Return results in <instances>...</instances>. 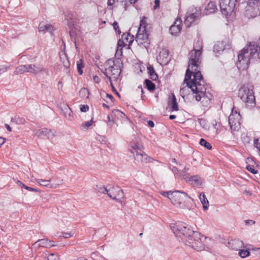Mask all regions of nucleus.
Segmentation results:
<instances>
[{"label":"nucleus","mask_w":260,"mask_h":260,"mask_svg":"<svg viewBox=\"0 0 260 260\" xmlns=\"http://www.w3.org/2000/svg\"><path fill=\"white\" fill-rule=\"evenodd\" d=\"M238 61L237 62L238 68L241 70L247 69L250 64V60L251 58L248 54L242 52L241 51L238 55Z\"/></svg>","instance_id":"obj_12"},{"label":"nucleus","mask_w":260,"mask_h":260,"mask_svg":"<svg viewBox=\"0 0 260 260\" xmlns=\"http://www.w3.org/2000/svg\"><path fill=\"white\" fill-rule=\"evenodd\" d=\"M169 105L171 106L172 111H177L178 110V103L174 94H172V98L169 101Z\"/></svg>","instance_id":"obj_26"},{"label":"nucleus","mask_w":260,"mask_h":260,"mask_svg":"<svg viewBox=\"0 0 260 260\" xmlns=\"http://www.w3.org/2000/svg\"><path fill=\"white\" fill-rule=\"evenodd\" d=\"M25 72L28 73V64L20 65L16 68L14 73L16 75L22 74Z\"/></svg>","instance_id":"obj_27"},{"label":"nucleus","mask_w":260,"mask_h":260,"mask_svg":"<svg viewBox=\"0 0 260 260\" xmlns=\"http://www.w3.org/2000/svg\"><path fill=\"white\" fill-rule=\"evenodd\" d=\"M171 195L170 200L174 206L182 209L191 208V206L188 204H192V200L186 192L176 190L172 191Z\"/></svg>","instance_id":"obj_3"},{"label":"nucleus","mask_w":260,"mask_h":260,"mask_svg":"<svg viewBox=\"0 0 260 260\" xmlns=\"http://www.w3.org/2000/svg\"><path fill=\"white\" fill-rule=\"evenodd\" d=\"M117 0H108V6L112 7Z\"/></svg>","instance_id":"obj_50"},{"label":"nucleus","mask_w":260,"mask_h":260,"mask_svg":"<svg viewBox=\"0 0 260 260\" xmlns=\"http://www.w3.org/2000/svg\"><path fill=\"white\" fill-rule=\"evenodd\" d=\"M220 125L219 123H217L216 121H215V123H213V126L215 128L217 129L218 128V126Z\"/></svg>","instance_id":"obj_61"},{"label":"nucleus","mask_w":260,"mask_h":260,"mask_svg":"<svg viewBox=\"0 0 260 260\" xmlns=\"http://www.w3.org/2000/svg\"><path fill=\"white\" fill-rule=\"evenodd\" d=\"M108 196L114 200L121 202L124 198V193L122 189L118 187H112L109 189Z\"/></svg>","instance_id":"obj_13"},{"label":"nucleus","mask_w":260,"mask_h":260,"mask_svg":"<svg viewBox=\"0 0 260 260\" xmlns=\"http://www.w3.org/2000/svg\"><path fill=\"white\" fill-rule=\"evenodd\" d=\"M126 45V44L123 40H119L118 41V47H124Z\"/></svg>","instance_id":"obj_48"},{"label":"nucleus","mask_w":260,"mask_h":260,"mask_svg":"<svg viewBox=\"0 0 260 260\" xmlns=\"http://www.w3.org/2000/svg\"><path fill=\"white\" fill-rule=\"evenodd\" d=\"M239 255L242 258H245L250 255V252L247 250H241L240 249Z\"/></svg>","instance_id":"obj_36"},{"label":"nucleus","mask_w":260,"mask_h":260,"mask_svg":"<svg viewBox=\"0 0 260 260\" xmlns=\"http://www.w3.org/2000/svg\"><path fill=\"white\" fill-rule=\"evenodd\" d=\"M95 189L96 190L97 192L103 194H108L109 191V189H107L106 187L103 185L100 186L96 185V188H95Z\"/></svg>","instance_id":"obj_31"},{"label":"nucleus","mask_w":260,"mask_h":260,"mask_svg":"<svg viewBox=\"0 0 260 260\" xmlns=\"http://www.w3.org/2000/svg\"><path fill=\"white\" fill-rule=\"evenodd\" d=\"M241 51L251 58H257L260 53V46L256 42H250Z\"/></svg>","instance_id":"obj_10"},{"label":"nucleus","mask_w":260,"mask_h":260,"mask_svg":"<svg viewBox=\"0 0 260 260\" xmlns=\"http://www.w3.org/2000/svg\"><path fill=\"white\" fill-rule=\"evenodd\" d=\"M245 15L248 18H254L260 15V0H245Z\"/></svg>","instance_id":"obj_7"},{"label":"nucleus","mask_w":260,"mask_h":260,"mask_svg":"<svg viewBox=\"0 0 260 260\" xmlns=\"http://www.w3.org/2000/svg\"><path fill=\"white\" fill-rule=\"evenodd\" d=\"M89 110V107L87 105H81L80 110L81 112H86Z\"/></svg>","instance_id":"obj_45"},{"label":"nucleus","mask_w":260,"mask_h":260,"mask_svg":"<svg viewBox=\"0 0 260 260\" xmlns=\"http://www.w3.org/2000/svg\"><path fill=\"white\" fill-rule=\"evenodd\" d=\"M77 66L78 72L79 75H81L83 74L82 69L84 67V65L83 64V60L82 59H80L77 62Z\"/></svg>","instance_id":"obj_33"},{"label":"nucleus","mask_w":260,"mask_h":260,"mask_svg":"<svg viewBox=\"0 0 260 260\" xmlns=\"http://www.w3.org/2000/svg\"><path fill=\"white\" fill-rule=\"evenodd\" d=\"M148 125L151 127H153L154 126V122L151 120H149L147 122Z\"/></svg>","instance_id":"obj_56"},{"label":"nucleus","mask_w":260,"mask_h":260,"mask_svg":"<svg viewBox=\"0 0 260 260\" xmlns=\"http://www.w3.org/2000/svg\"><path fill=\"white\" fill-rule=\"evenodd\" d=\"M5 140L4 138L0 137V147L5 143Z\"/></svg>","instance_id":"obj_59"},{"label":"nucleus","mask_w":260,"mask_h":260,"mask_svg":"<svg viewBox=\"0 0 260 260\" xmlns=\"http://www.w3.org/2000/svg\"><path fill=\"white\" fill-rule=\"evenodd\" d=\"M5 127L7 129L8 131H9V132H11L12 131V128L9 125H8V124H5Z\"/></svg>","instance_id":"obj_60"},{"label":"nucleus","mask_w":260,"mask_h":260,"mask_svg":"<svg viewBox=\"0 0 260 260\" xmlns=\"http://www.w3.org/2000/svg\"><path fill=\"white\" fill-rule=\"evenodd\" d=\"M62 234V236H60L59 237H63L64 238H69L73 235L72 233H63Z\"/></svg>","instance_id":"obj_46"},{"label":"nucleus","mask_w":260,"mask_h":260,"mask_svg":"<svg viewBox=\"0 0 260 260\" xmlns=\"http://www.w3.org/2000/svg\"><path fill=\"white\" fill-rule=\"evenodd\" d=\"M181 22L182 21L180 18L176 19L174 24L171 26L169 30L172 35L177 36L180 33L181 30Z\"/></svg>","instance_id":"obj_20"},{"label":"nucleus","mask_w":260,"mask_h":260,"mask_svg":"<svg viewBox=\"0 0 260 260\" xmlns=\"http://www.w3.org/2000/svg\"><path fill=\"white\" fill-rule=\"evenodd\" d=\"M253 145L254 146V147H255L257 150L258 151V152L260 150V142H259V140L258 139H255L254 140V142H253Z\"/></svg>","instance_id":"obj_42"},{"label":"nucleus","mask_w":260,"mask_h":260,"mask_svg":"<svg viewBox=\"0 0 260 260\" xmlns=\"http://www.w3.org/2000/svg\"><path fill=\"white\" fill-rule=\"evenodd\" d=\"M92 123H93L92 119L90 120V121H85L82 124V127L83 128H87L90 127L92 125Z\"/></svg>","instance_id":"obj_40"},{"label":"nucleus","mask_w":260,"mask_h":260,"mask_svg":"<svg viewBox=\"0 0 260 260\" xmlns=\"http://www.w3.org/2000/svg\"><path fill=\"white\" fill-rule=\"evenodd\" d=\"M159 2H160L159 0H155V1H154L155 5L154 6V9H156L159 7Z\"/></svg>","instance_id":"obj_54"},{"label":"nucleus","mask_w":260,"mask_h":260,"mask_svg":"<svg viewBox=\"0 0 260 260\" xmlns=\"http://www.w3.org/2000/svg\"><path fill=\"white\" fill-rule=\"evenodd\" d=\"M64 58H66V61L63 62V65L66 68H69L70 66V62L68 59L67 58V56L64 54Z\"/></svg>","instance_id":"obj_47"},{"label":"nucleus","mask_w":260,"mask_h":260,"mask_svg":"<svg viewBox=\"0 0 260 260\" xmlns=\"http://www.w3.org/2000/svg\"><path fill=\"white\" fill-rule=\"evenodd\" d=\"M128 149L129 151L133 154L135 159L138 162L147 163L151 162L153 160L144 152V147L141 141L138 139L131 142Z\"/></svg>","instance_id":"obj_2"},{"label":"nucleus","mask_w":260,"mask_h":260,"mask_svg":"<svg viewBox=\"0 0 260 260\" xmlns=\"http://www.w3.org/2000/svg\"><path fill=\"white\" fill-rule=\"evenodd\" d=\"M160 193L161 195L164 196L165 197H167L170 199V197H171V194L172 193V191H161Z\"/></svg>","instance_id":"obj_44"},{"label":"nucleus","mask_w":260,"mask_h":260,"mask_svg":"<svg viewBox=\"0 0 260 260\" xmlns=\"http://www.w3.org/2000/svg\"><path fill=\"white\" fill-rule=\"evenodd\" d=\"M245 222L246 225H248V224L252 225L255 223V221L252 220H249V219L246 220L245 221Z\"/></svg>","instance_id":"obj_49"},{"label":"nucleus","mask_w":260,"mask_h":260,"mask_svg":"<svg viewBox=\"0 0 260 260\" xmlns=\"http://www.w3.org/2000/svg\"><path fill=\"white\" fill-rule=\"evenodd\" d=\"M51 242H53V241L49 240L48 239H42L38 240L34 244L36 245L38 243L39 247L50 248L56 246L55 244H51Z\"/></svg>","instance_id":"obj_22"},{"label":"nucleus","mask_w":260,"mask_h":260,"mask_svg":"<svg viewBox=\"0 0 260 260\" xmlns=\"http://www.w3.org/2000/svg\"><path fill=\"white\" fill-rule=\"evenodd\" d=\"M236 5V2L232 0H220L219 6L222 14L225 16L231 14Z\"/></svg>","instance_id":"obj_11"},{"label":"nucleus","mask_w":260,"mask_h":260,"mask_svg":"<svg viewBox=\"0 0 260 260\" xmlns=\"http://www.w3.org/2000/svg\"><path fill=\"white\" fill-rule=\"evenodd\" d=\"M243 243L239 239H232L228 242V247L234 250H239L243 247Z\"/></svg>","instance_id":"obj_21"},{"label":"nucleus","mask_w":260,"mask_h":260,"mask_svg":"<svg viewBox=\"0 0 260 260\" xmlns=\"http://www.w3.org/2000/svg\"><path fill=\"white\" fill-rule=\"evenodd\" d=\"M124 39L126 40L127 42H128V48H129V46L132 45L133 42L134 41V36H131L130 34H128Z\"/></svg>","instance_id":"obj_38"},{"label":"nucleus","mask_w":260,"mask_h":260,"mask_svg":"<svg viewBox=\"0 0 260 260\" xmlns=\"http://www.w3.org/2000/svg\"><path fill=\"white\" fill-rule=\"evenodd\" d=\"M238 96L246 107L251 108L255 106V99L252 86L244 85L239 89Z\"/></svg>","instance_id":"obj_4"},{"label":"nucleus","mask_w":260,"mask_h":260,"mask_svg":"<svg viewBox=\"0 0 260 260\" xmlns=\"http://www.w3.org/2000/svg\"><path fill=\"white\" fill-rule=\"evenodd\" d=\"M122 54V48L119 49V47H117L116 54L119 55V56H121Z\"/></svg>","instance_id":"obj_51"},{"label":"nucleus","mask_w":260,"mask_h":260,"mask_svg":"<svg viewBox=\"0 0 260 260\" xmlns=\"http://www.w3.org/2000/svg\"><path fill=\"white\" fill-rule=\"evenodd\" d=\"M114 112L115 114H117L118 115H119L120 116H122V115L124 116V114L122 112L118 110H115Z\"/></svg>","instance_id":"obj_55"},{"label":"nucleus","mask_w":260,"mask_h":260,"mask_svg":"<svg viewBox=\"0 0 260 260\" xmlns=\"http://www.w3.org/2000/svg\"><path fill=\"white\" fill-rule=\"evenodd\" d=\"M30 191H35V192H40V190L38 189L32 188L29 187V190Z\"/></svg>","instance_id":"obj_58"},{"label":"nucleus","mask_w":260,"mask_h":260,"mask_svg":"<svg viewBox=\"0 0 260 260\" xmlns=\"http://www.w3.org/2000/svg\"><path fill=\"white\" fill-rule=\"evenodd\" d=\"M25 119L23 118L18 117H14L11 119V122L17 124H23L25 123Z\"/></svg>","instance_id":"obj_32"},{"label":"nucleus","mask_w":260,"mask_h":260,"mask_svg":"<svg viewBox=\"0 0 260 260\" xmlns=\"http://www.w3.org/2000/svg\"><path fill=\"white\" fill-rule=\"evenodd\" d=\"M208 238L202 235L200 233L196 231L188 239H183L185 240V244L197 251H201L204 249L205 240Z\"/></svg>","instance_id":"obj_5"},{"label":"nucleus","mask_w":260,"mask_h":260,"mask_svg":"<svg viewBox=\"0 0 260 260\" xmlns=\"http://www.w3.org/2000/svg\"><path fill=\"white\" fill-rule=\"evenodd\" d=\"M246 169L253 174H256L258 172L257 170H255V169H254L253 167L250 165H247L246 166Z\"/></svg>","instance_id":"obj_41"},{"label":"nucleus","mask_w":260,"mask_h":260,"mask_svg":"<svg viewBox=\"0 0 260 260\" xmlns=\"http://www.w3.org/2000/svg\"><path fill=\"white\" fill-rule=\"evenodd\" d=\"M89 94V91L88 89L86 88H82L79 91V95L82 98H85L88 97Z\"/></svg>","instance_id":"obj_35"},{"label":"nucleus","mask_w":260,"mask_h":260,"mask_svg":"<svg viewBox=\"0 0 260 260\" xmlns=\"http://www.w3.org/2000/svg\"><path fill=\"white\" fill-rule=\"evenodd\" d=\"M106 98H108L109 99H110L112 102L114 100V98L111 94H110L108 93H106Z\"/></svg>","instance_id":"obj_57"},{"label":"nucleus","mask_w":260,"mask_h":260,"mask_svg":"<svg viewBox=\"0 0 260 260\" xmlns=\"http://www.w3.org/2000/svg\"><path fill=\"white\" fill-rule=\"evenodd\" d=\"M107 119H108V120L109 122L110 123V125H111V122H114L113 120H111L110 116L109 115H108L107 116Z\"/></svg>","instance_id":"obj_63"},{"label":"nucleus","mask_w":260,"mask_h":260,"mask_svg":"<svg viewBox=\"0 0 260 260\" xmlns=\"http://www.w3.org/2000/svg\"><path fill=\"white\" fill-rule=\"evenodd\" d=\"M28 73L37 75L42 73H45L48 74V70L44 68L43 66L38 64H28Z\"/></svg>","instance_id":"obj_15"},{"label":"nucleus","mask_w":260,"mask_h":260,"mask_svg":"<svg viewBox=\"0 0 260 260\" xmlns=\"http://www.w3.org/2000/svg\"><path fill=\"white\" fill-rule=\"evenodd\" d=\"M146 20L147 18L146 17H143L141 20L138 31L136 37V41L138 45H143L145 47L149 44V35L146 30L148 25Z\"/></svg>","instance_id":"obj_6"},{"label":"nucleus","mask_w":260,"mask_h":260,"mask_svg":"<svg viewBox=\"0 0 260 260\" xmlns=\"http://www.w3.org/2000/svg\"><path fill=\"white\" fill-rule=\"evenodd\" d=\"M241 116L239 112L233 108L229 117V124L232 133L238 131L241 128Z\"/></svg>","instance_id":"obj_8"},{"label":"nucleus","mask_w":260,"mask_h":260,"mask_svg":"<svg viewBox=\"0 0 260 260\" xmlns=\"http://www.w3.org/2000/svg\"><path fill=\"white\" fill-rule=\"evenodd\" d=\"M48 27L51 28L52 26L51 25L44 24L43 23H40L39 25V29L40 31L46 30Z\"/></svg>","instance_id":"obj_37"},{"label":"nucleus","mask_w":260,"mask_h":260,"mask_svg":"<svg viewBox=\"0 0 260 260\" xmlns=\"http://www.w3.org/2000/svg\"><path fill=\"white\" fill-rule=\"evenodd\" d=\"M176 118V116L174 115H171L169 116V119L171 120H173Z\"/></svg>","instance_id":"obj_64"},{"label":"nucleus","mask_w":260,"mask_h":260,"mask_svg":"<svg viewBox=\"0 0 260 260\" xmlns=\"http://www.w3.org/2000/svg\"><path fill=\"white\" fill-rule=\"evenodd\" d=\"M35 180L38 184H39L40 185L47 187L50 188H55L59 185L62 184L63 182V180H60L59 181V182H58V183H51V179L45 180L42 179L35 178Z\"/></svg>","instance_id":"obj_16"},{"label":"nucleus","mask_w":260,"mask_h":260,"mask_svg":"<svg viewBox=\"0 0 260 260\" xmlns=\"http://www.w3.org/2000/svg\"><path fill=\"white\" fill-rule=\"evenodd\" d=\"M159 59L163 63H167L169 61V51L167 49H162L159 54Z\"/></svg>","instance_id":"obj_23"},{"label":"nucleus","mask_w":260,"mask_h":260,"mask_svg":"<svg viewBox=\"0 0 260 260\" xmlns=\"http://www.w3.org/2000/svg\"><path fill=\"white\" fill-rule=\"evenodd\" d=\"M189 181L194 182L196 185H200L202 183L201 178L198 175L190 176Z\"/></svg>","instance_id":"obj_29"},{"label":"nucleus","mask_w":260,"mask_h":260,"mask_svg":"<svg viewBox=\"0 0 260 260\" xmlns=\"http://www.w3.org/2000/svg\"><path fill=\"white\" fill-rule=\"evenodd\" d=\"M145 83L146 87L148 90L150 91H153L155 88V85L149 79H146L145 80Z\"/></svg>","instance_id":"obj_30"},{"label":"nucleus","mask_w":260,"mask_h":260,"mask_svg":"<svg viewBox=\"0 0 260 260\" xmlns=\"http://www.w3.org/2000/svg\"><path fill=\"white\" fill-rule=\"evenodd\" d=\"M105 66L121 70L123 68V63L121 59L119 58L115 59H110L106 62Z\"/></svg>","instance_id":"obj_18"},{"label":"nucleus","mask_w":260,"mask_h":260,"mask_svg":"<svg viewBox=\"0 0 260 260\" xmlns=\"http://www.w3.org/2000/svg\"><path fill=\"white\" fill-rule=\"evenodd\" d=\"M17 184L19 185L20 186H21V187H23V185H24L22 182H21L20 181H19L18 180L17 182H16Z\"/></svg>","instance_id":"obj_62"},{"label":"nucleus","mask_w":260,"mask_h":260,"mask_svg":"<svg viewBox=\"0 0 260 260\" xmlns=\"http://www.w3.org/2000/svg\"><path fill=\"white\" fill-rule=\"evenodd\" d=\"M200 144L204 146L206 149L210 150L212 148L211 145L204 139L202 138L200 141Z\"/></svg>","instance_id":"obj_34"},{"label":"nucleus","mask_w":260,"mask_h":260,"mask_svg":"<svg viewBox=\"0 0 260 260\" xmlns=\"http://www.w3.org/2000/svg\"><path fill=\"white\" fill-rule=\"evenodd\" d=\"M202 43L198 41L189 53L188 68L186 70L184 82L195 93L194 97L197 101H201L208 104L212 95L206 91L205 82L201 72L202 62Z\"/></svg>","instance_id":"obj_1"},{"label":"nucleus","mask_w":260,"mask_h":260,"mask_svg":"<svg viewBox=\"0 0 260 260\" xmlns=\"http://www.w3.org/2000/svg\"><path fill=\"white\" fill-rule=\"evenodd\" d=\"M59 257L57 254L51 253L48 256V260H58Z\"/></svg>","instance_id":"obj_39"},{"label":"nucleus","mask_w":260,"mask_h":260,"mask_svg":"<svg viewBox=\"0 0 260 260\" xmlns=\"http://www.w3.org/2000/svg\"><path fill=\"white\" fill-rule=\"evenodd\" d=\"M200 15V14L197 11L194 13L187 14L184 20V24L186 27H189L192 23H193L196 19H199Z\"/></svg>","instance_id":"obj_19"},{"label":"nucleus","mask_w":260,"mask_h":260,"mask_svg":"<svg viewBox=\"0 0 260 260\" xmlns=\"http://www.w3.org/2000/svg\"><path fill=\"white\" fill-rule=\"evenodd\" d=\"M147 70L150 78L153 81H156L158 79V75L153 67L152 66H149L147 67Z\"/></svg>","instance_id":"obj_24"},{"label":"nucleus","mask_w":260,"mask_h":260,"mask_svg":"<svg viewBox=\"0 0 260 260\" xmlns=\"http://www.w3.org/2000/svg\"><path fill=\"white\" fill-rule=\"evenodd\" d=\"M200 200L203 204V208L206 210L208 209L209 202L207 199L206 197V196L204 192H202L200 193L199 196Z\"/></svg>","instance_id":"obj_28"},{"label":"nucleus","mask_w":260,"mask_h":260,"mask_svg":"<svg viewBox=\"0 0 260 260\" xmlns=\"http://www.w3.org/2000/svg\"><path fill=\"white\" fill-rule=\"evenodd\" d=\"M113 26L115 30L117 32L118 35H120L121 34V31L120 30L118 23L116 21H114L113 23Z\"/></svg>","instance_id":"obj_43"},{"label":"nucleus","mask_w":260,"mask_h":260,"mask_svg":"<svg viewBox=\"0 0 260 260\" xmlns=\"http://www.w3.org/2000/svg\"><path fill=\"white\" fill-rule=\"evenodd\" d=\"M93 81L95 83H98L100 82L101 79L98 76H94L93 78Z\"/></svg>","instance_id":"obj_52"},{"label":"nucleus","mask_w":260,"mask_h":260,"mask_svg":"<svg viewBox=\"0 0 260 260\" xmlns=\"http://www.w3.org/2000/svg\"><path fill=\"white\" fill-rule=\"evenodd\" d=\"M65 110H66V113H69V116L68 117L67 115H65V116L67 118H69L71 116V113L72 112L71 110L69 107L66 108Z\"/></svg>","instance_id":"obj_53"},{"label":"nucleus","mask_w":260,"mask_h":260,"mask_svg":"<svg viewBox=\"0 0 260 260\" xmlns=\"http://www.w3.org/2000/svg\"><path fill=\"white\" fill-rule=\"evenodd\" d=\"M35 135L41 139H50L54 136V133L51 129L43 128L36 131Z\"/></svg>","instance_id":"obj_17"},{"label":"nucleus","mask_w":260,"mask_h":260,"mask_svg":"<svg viewBox=\"0 0 260 260\" xmlns=\"http://www.w3.org/2000/svg\"><path fill=\"white\" fill-rule=\"evenodd\" d=\"M173 232L177 236H183L185 238L188 239L190 238L196 231H193L187 225H185L184 223H179L175 227H173Z\"/></svg>","instance_id":"obj_9"},{"label":"nucleus","mask_w":260,"mask_h":260,"mask_svg":"<svg viewBox=\"0 0 260 260\" xmlns=\"http://www.w3.org/2000/svg\"><path fill=\"white\" fill-rule=\"evenodd\" d=\"M207 14H211L214 13L217 10V6L214 2H209L206 7Z\"/></svg>","instance_id":"obj_25"},{"label":"nucleus","mask_w":260,"mask_h":260,"mask_svg":"<svg viewBox=\"0 0 260 260\" xmlns=\"http://www.w3.org/2000/svg\"><path fill=\"white\" fill-rule=\"evenodd\" d=\"M121 70H119L117 69H113L110 67H106L104 71L103 74L109 79L110 85L113 87L111 79L116 80L118 77L120 75Z\"/></svg>","instance_id":"obj_14"}]
</instances>
